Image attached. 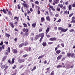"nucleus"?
<instances>
[{
  "mask_svg": "<svg viewBox=\"0 0 75 75\" xmlns=\"http://www.w3.org/2000/svg\"><path fill=\"white\" fill-rule=\"evenodd\" d=\"M6 52H5V55H8V53H10V48L9 47H8V49L6 50Z\"/></svg>",
  "mask_w": 75,
  "mask_h": 75,
  "instance_id": "7ed1b4c3",
  "label": "nucleus"
},
{
  "mask_svg": "<svg viewBox=\"0 0 75 75\" xmlns=\"http://www.w3.org/2000/svg\"><path fill=\"white\" fill-rule=\"evenodd\" d=\"M61 45L62 46V47H64V44L61 43Z\"/></svg>",
  "mask_w": 75,
  "mask_h": 75,
  "instance_id": "5fc2aeb1",
  "label": "nucleus"
},
{
  "mask_svg": "<svg viewBox=\"0 0 75 75\" xmlns=\"http://www.w3.org/2000/svg\"><path fill=\"white\" fill-rule=\"evenodd\" d=\"M38 39V35H37L35 38V40L36 41V40H37Z\"/></svg>",
  "mask_w": 75,
  "mask_h": 75,
  "instance_id": "4c0bfd02",
  "label": "nucleus"
},
{
  "mask_svg": "<svg viewBox=\"0 0 75 75\" xmlns=\"http://www.w3.org/2000/svg\"><path fill=\"white\" fill-rule=\"evenodd\" d=\"M62 57V55L59 56L57 58V59H58V60H59V59H61Z\"/></svg>",
  "mask_w": 75,
  "mask_h": 75,
  "instance_id": "9d476101",
  "label": "nucleus"
},
{
  "mask_svg": "<svg viewBox=\"0 0 75 75\" xmlns=\"http://www.w3.org/2000/svg\"><path fill=\"white\" fill-rule=\"evenodd\" d=\"M23 45H24L23 43H22L19 45V48H21L23 47Z\"/></svg>",
  "mask_w": 75,
  "mask_h": 75,
  "instance_id": "f3484780",
  "label": "nucleus"
},
{
  "mask_svg": "<svg viewBox=\"0 0 75 75\" xmlns=\"http://www.w3.org/2000/svg\"><path fill=\"white\" fill-rule=\"evenodd\" d=\"M18 51L16 49H14L13 51V53H17Z\"/></svg>",
  "mask_w": 75,
  "mask_h": 75,
  "instance_id": "412c9836",
  "label": "nucleus"
},
{
  "mask_svg": "<svg viewBox=\"0 0 75 75\" xmlns=\"http://www.w3.org/2000/svg\"><path fill=\"white\" fill-rule=\"evenodd\" d=\"M3 50V48H2V47H0V52H1L2 50Z\"/></svg>",
  "mask_w": 75,
  "mask_h": 75,
  "instance_id": "6e6d98bb",
  "label": "nucleus"
},
{
  "mask_svg": "<svg viewBox=\"0 0 75 75\" xmlns=\"http://www.w3.org/2000/svg\"><path fill=\"white\" fill-rule=\"evenodd\" d=\"M23 6L24 7H26V8H27L28 6L27 4H24L23 3Z\"/></svg>",
  "mask_w": 75,
  "mask_h": 75,
  "instance_id": "a878e982",
  "label": "nucleus"
},
{
  "mask_svg": "<svg viewBox=\"0 0 75 75\" xmlns=\"http://www.w3.org/2000/svg\"><path fill=\"white\" fill-rule=\"evenodd\" d=\"M5 36L6 37H8V38H9V37H10V35L6 33H5Z\"/></svg>",
  "mask_w": 75,
  "mask_h": 75,
  "instance_id": "1a4fd4ad",
  "label": "nucleus"
},
{
  "mask_svg": "<svg viewBox=\"0 0 75 75\" xmlns=\"http://www.w3.org/2000/svg\"><path fill=\"white\" fill-rule=\"evenodd\" d=\"M62 9H63V10L65 11L66 9V6H64L63 7V8H62Z\"/></svg>",
  "mask_w": 75,
  "mask_h": 75,
  "instance_id": "c9c22d12",
  "label": "nucleus"
},
{
  "mask_svg": "<svg viewBox=\"0 0 75 75\" xmlns=\"http://www.w3.org/2000/svg\"><path fill=\"white\" fill-rule=\"evenodd\" d=\"M62 29V28H58V30L59 31H61Z\"/></svg>",
  "mask_w": 75,
  "mask_h": 75,
  "instance_id": "09e8293b",
  "label": "nucleus"
},
{
  "mask_svg": "<svg viewBox=\"0 0 75 75\" xmlns=\"http://www.w3.org/2000/svg\"><path fill=\"white\" fill-rule=\"evenodd\" d=\"M44 57V55H42V56H39L38 58V59H40V58H42Z\"/></svg>",
  "mask_w": 75,
  "mask_h": 75,
  "instance_id": "a19ab883",
  "label": "nucleus"
},
{
  "mask_svg": "<svg viewBox=\"0 0 75 75\" xmlns=\"http://www.w3.org/2000/svg\"><path fill=\"white\" fill-rule=\"evenodd\" d=\"M8 14L9 16H11L12 15V13L11 12V11H8Z\"/></svg>",
  "mask_w": 75,
  "mask_h": 75,
  "instance_id": "a211bd4d",
  "label": "nucleus"
},
{
  "mask_svg": "<svg viewBox=\"0 0 75 75\" xmlns=\"http://www.w3.org/2000/svg\"><path fill=\"white\" fill-rule=\"evenodd\" d=\"M24 27H27V25H26V24L25 23H23V24Z\"/></svg>",
  "mask_w": 75,
  "mask_h": 75,
  "instance_id": "3c124183",
  "label": "nucleus"
},
{
  "mask_svg": "<svg viewBox=\"0 0 75 75\" xmlns=\"http://www.w3.org/2000/svg\"><path fill=\"white\" fill-rule=\"evenodd\" d=\"M32 25L33 27L35 28V25H36V23L35 22L32 24Z\"/></svg>",
  "mask_w": 75,
  "mask_h": 75,
  "instance_id": "2eb2a0df",
  "label": "nucleus"
},
{
  "mask_svg": "<svg viewBox=\"0 0 75 75\" xmlns=\"http://www.w3.org/2000/svg\"><path fill=\"white\" fill-rule=\"evenodd\" d=\"M25 73H26V74H28V71H25Z\"/></svg>",
  "mask_w": 75,
  "mask_h": 75,
  "instance_id": "8fccbe9b",
  "label": "nucleus"
},
{
  "mask_svg": "<svg viewBox=\"0 0 75 75\" xmlns=\"http://www.w3.org/2000/svg\"><path fill=\"white\" fill-rule=\"evenodd\" d=\"M6 66V65H3L2 66H1V68L2 69H4L5 68V67Z\"/></svg>",
  "mask_w": 75,
  "mask_h": 75,
  "instance_id": "c85d7f7f",
  "label": "nucleus"
},
{
  "mask_svg": "<svg viewBox=\"0 0 75 75\" xmlns=\"http://www.w3.org/2000/svg\"><path fill=\"white\" fill-rule=\"evenodd\" d=\"M48 44H53V42H48Z\"/></svg>",
  "mask_w": 75,
  "mask_h": 75,
  "instance_id": "864d4df0",
  "label": "nucleus"
},
{
  "mask_svg": "<svg viewBox=\"0 0 75 75\" xmlns=\"http://www.w3.org/2000/svg\"><path fill=\"white\" fill-rule=\"evenodd\" d=\"M30 11H31V12H32L33 11V9H32V8H30Z\"/></svg>",
  "mask_w": 75,
  "mask_h": 75,
  "instance_id": "0e129e2a",
  "label": "nucleus"
},
{
  "mask_svg": "<svg viewBox=\"0 0 75 75\" xmlns=\"http://www.w3.org/2000/svg\"><path fill=\"white\" fill-rule=\"evenodd\" d=\"M57 11H60V8L59 7H57L56 8Z\"/></svg>",
  "mask_w": 75,
  "mask_h": 75,
  "instance_id": "72a5a7b5",
  "label": "nucleus"
},
{
  "mask_svg": "<svg viewBox=\"0 0 75 75\" xmlns=\"http://www.w3.org/2000/svg\"><path fill=\"white\" fill-rule=\"evenodd\" d=\"M31 47H26L24 48V50L27 52H30L31 51Z\"/></svg>",
  "mask_w": 75,
  "mask_h": 75,
  "instance_id": "f03ea898",
  "label": "nucleus"
},
{
  "mask_svg": "<svg viewBox=\"0 0 75 75\" xmlns=\"http://www.w3.org/2000/svg\"><path fill=\"white\" fill-rule=\"evenodd\" d=\"M59 16V15H58V14H56L55 16L56 18H57V17H58Z\"/></svg>",
  "mask_w": 75,
  "mask_h": 75,
  "instance_id": "4d7b16f0",
  "label": "nucleus"
},
{
  "mask_svg": "<svg viewBox=\"0 0 75 75\" xmlns=\"http://www.w3.org/2000/svg\"><path fill=\"white\" fill-rule=\"evenodd\" d=\"M31 4L32 8H34V4L33 3H32Z\"/></svg>",
  "mask_w": 75,
  "mask_h": 75,
  "instance_id": "680f3d73",
  "label": "nucleus"
},
{
  "mask_svg": "<svg viewBox=\"0 0 75 75\" xmlns=\"http://www.w3.org/2000/svg\"><path fill=\"white\" fill-rule=\"evenodd\" d=\"M48 6H49V7H50V8L51 9H52L53 7V6L51 5L50 4V3H49V4H48Z\"/></svg>",
  "mask_w": 75,
  "mask_h": 75,
  "instance_id": "7c9ffc66",
  "label": "nucleus"
},
{
  "mask_svg": "<svg viewBox=\"0 0 75 75\" xmlns=\"http://www.w3.org/2000/svg\"><path fill=\"white\" fill-rule=\"evenodd\" d=\"M42 45L44 47H46L47 46V43L45 42H43L42 43Z\"/></svg>",
  "mask_w": 75,
  "mask_h": 75,
  "instance_id": "f8f14e48",
  "label": "nucleus"
},
{
  "mask_svg": "<svg viewBox=\"0 0 75 75\" xmlns=\"http://www.w3.org/2000/svg\"><path fill=\"white\" fill-rule=\"evenodd\" d=\"M49 30H50V28H49L47 27L46 31V34H47V33L49 32Z\"/></svg>",
  "mask_w": 75,
  "mask_h": 75,
  "instance_id": "ddd939ff",
  "label": "nucleus"
},
{
  "mask_svg": "<svg viewBox=\"0 0 75 75\" xmlns=\"http://www.w3.org/2000/svg\"><path fill=\"white\" fill-rule=\"evenodd\" d=\"M41 31H42V29L41 28H40L39 30V32L40 33Z\"/></svg>",
  "mask_w": 75,
  "mask_h": 75,
  "instance_id": "338daca9",
  "label": "nucleus"
},
{
  "mask_svg": "<svg viewBox=\"0 0 75 75\" xmlns=\"http://www.w3.org/2000/svg\"><path fill=\"white\" fill-rule=\"evenodd\" d=\"M61 21V19H59L57 21V23H58V22H60Z\"/></svg>",
  "mask_w": 75,
  "mask_h": 75,
  "instance_id": "69168bd1",
  "label": "nucleus"
},
{
  "mask_svg": "<svg viewBox=\"0 0 75 75\" xmlns=\"http://www.w3.org/2000/svg\"><path fill=\"white\" fill-rule=\"evenodd\" d=\"M71 57H72V58H74V56H75V54L73 53L71 54Z\"/></svg>",
  "mask_w": 75,
  "mask_h": 75,
  "instance_id": "f704fd0d",
  "label": "nucleus"
},
{
  "mask_svg": "<svg viewBox=\"0 0 75 75\" xmlns=\"http://www.w3.org/2000/svg\"><path fill=\"white\" fill-rule=\"evenodd\" d=\"M27 56H28V54H25L23 56V57H24V58H25V57H27Z\"/></svg>",
  "mask_w": 75,
  "mask_h": 75,
  "instance_id": "603ef678",
  "label": "nucleus"
},
{
  "mask_svg": "<svg viewBox=\"0 0 75 75\" xmlns=\"http://www.w3.org/2000/svg\"><path fill=\"white\" fill-rule=\"evenodd\" d=\"M7 68H8V66H6L4 70V71H6V69H7Z\"/></svg>",
  "mask_w": 75,
  "mask_h": 75,
  "instance_id": "13d9d810",
  "label": "nucleus"
},
{
  "mask_svg": "<svg viewBox=\"0 0 75 75\" xmlns=\"http://www.w3.org/2000/svg\"><path fill=\"white\" fill-rule=\"evenodd\" d=\"M17 70H16L14 73L12 74L11 75H16V74H17Z\"/></svg>",
  "mask_w": 75,
  "mask_h": 75,
  "instance_id": "b1692460",
  "label": "nucleus"
},
{
  "mask_svg": "<svg viewBox=\"0 0 75 75\" xmlns=\"http://www.w3.org/2000/svg\"><path fill=\"white\" fill-rule=\"evenodd\" d=\"M69 31L70 32H74V29H71L69 30Z\"/></svg>",
  "mask_w": 75,
  "mask_h": 75,
  "instance_id": "49530a36",
  "label": "nucleus"
},
{
  "mask_svg": "<svg viewBox=\"0 0 75 75\" xmlns=\"http://www.w3.org/2000/svg\"><path fill=\"white\" fill-rule=\"evenodd\" d=\"M16 68V65H14L13 66V67H12V68L13 69H15V68Z\"/></svg>",
  "mask_w": 75,
  "mask_h": 75,
  "instance_id": "bf43d9fd",
  "label": "nucleus"
},
{
  "mask_svg": "<svg viewBox=\"0 0 75 75\" xmlns=\"http://www.w3.org/2000/svg\"><path fill=\"white\" fill-rule=\"evenodd\" d=\"M72 6L73 7H75V4H72Z\"/></svg>",
  "mask_w": 75,
  "mask_h": 75,
  "instance_id": "052dcab7",
  "label": "nucleus"
},
{
  "mask_svg": "<svg viewBox=\"0 0 75 75\" xmlns=\"http://www.w3.org/2000/svg\"><path fill=\"white\" fill-rule=\"evenodd\" d=\"M7 58V56H4L3 58H2V61H4L5 59H6V58Z\"/></svg>",
  "mask_w": 75,
  "mask_h": 75,
  "instance_id": "9b49d317",
  "label": "nucleus"
},
{
  "mask_svg": "<svg viewBox=\"0 0 75 75\" xmlns=\"http://www.w3.org/2000/svg\"><path fill=\"white\" fill-rule=\"evenodd\" d=\"M67 55L68 57H69V58H70V57H71V53H67Z\"/></svg>",
  "mask_w": 75,
  "mask_h": 75,
  "instance_id": "cd10ccee",
  "label": "nucleus"
},
{
  "mask_svg": "<svg viewBox=\"0 0 75 75\" xmlns=\"http://www.w3.org/2000/svg\"><path fill=\"white\" fill-rule=\"evenodd\" d=\"M58 6H59L61 8H62V7H63V5L62 4H59L58 5Z\"/></svg>",
  "mask_w": 75,
  "mask_h": 75,
  "instance_id": "4be33fe9",
  "label": "nucleus"
},
{
  "mask_svg": "<svg viewBox=\"0 0 75 75\" xmlns=\"http://www.w3.org/2000/svg\"><path fill=\"white\" fill-rule=\"evenodd\" d=\"M50 75H54V71H52Z\"/></svg>",
  "mask_w": 75,
  "mask_h": 75,
  "instance_id": "ea45409f",
  "label": "nucleus"
},
{
  "mask_svg": "<svg viewBox=\"0 0 75 75\" xmlns=\"http://www.w3.org/2000/svg\"><path fill=\"white\" fill-rule=\"evenodd\" d=\"M3 11L4 13V14H6L7 12H6V10L4 9V8H3Z\"/></svg>",
  "mask_w": 75,
  "mask_h": 75,
  "instance_id": "2f4dec72",
  "label": "nucleus"
},
{
  "mask_svg": "<svg viewBox=\"0 0 75 75\" xmlns=\"http://www.w3.org/2000/svg\"><path fill=\"white\" fill-rule=\"evenodd\" d=\"M66 13L67 14V11H65L64 12V14H65Z\"/></svg>",
  "mask_w": 75,
  "mask_h": 75,
  "instance_id": "774afa93",
  "label": "nucleus"
},
{
  "mask_svg": "<svg viewBox=\"0 0 75 75\" xmlns=\"http://www.w3.org/2000/svg\"><path fill=\"white\" fill-rule=\"evenodd\" d=\"M61 52V50H58L56 51V53H57V54H59Z\"/></svg>",
  "mask_w": 75,
  "mask_h": 75,
  "instance_id": "6ab92c4d",
  "label": "nucleus"
},
{
  "mask_svg": "<svg viewBox=\"0 0 75 75\" xmlns=\"http://www.w3.org/2000/svg\"><path fill=\"white\" fill-rule=\"evenodd\" d=\"M3 44V42L1 41V43H0V45H2Z\"/></svg>",
  "mask_w": 75,
  "mask_h": 75,
  "instance_id": "e2e57ef3",
  "label": "nucleus"
},
{
  "mask_svg": "<svg viewBox=\"0 0 75 75\" xmlns=\"http://www.w3.org/2000/svg\"><path fill=\"white\" fill-rule=\"evenodd\" d=\"M15 59L14 58H12V61H11V64H13V63H14V60Z\"/></svg>",
  "mask_w": 75,
  "mask_h": 75,
  "instance_id": "aec40b11",
  "label": "nucleus"
},
{
  "mask_svg": "<svg viewBox=\"0 0 75 75\" xmlns=\"http://www.w3.org/2000/svg\"><path fill=\"white\" fill-rule=\"evenodd\" d=\"M57 38H50V41H56V40H57Z\"/></svg>",
  "mask_w": 75,
  "mask_h": 75,
  "instance_id": "423d86ee",
  "label": "nucleus"
},
{
  "mask_svg": "<svg viewBox=\"0 0 75 75\" xmlns=\"http://www.w3.org/2000/svg\"><path fill=\"white\" fill-rule=\"evenodd\" d=\"M44 21H45V19L44 17H42L41 19V22H42L43 23L44 22Z\"/></svg>",
  "mask_w": 75,
  "mask_h": 75,
  "instance_id": "4468645a",
  "label": "nucleus"
},
{
  "mask_svg": "<svg viewBox=\"0 0 75 75\" xmlns=\"http://www.w3.org/2000/svg\"><path fill=\"white\" fill-rule=\"evenodd\" d=\"M47 71L45 72L46 74H47V72H48V71L50 70V68H47L46 69Z\"/></svg>",
  "mask_w": 75,
  "mask_h": 75,
  "instance_id": "473e14b6",
  "label": "nucleus"
},
{
  "mask_svg": "<svg viewBox=\"0 0 75 75\" xmlns=\"http://www.w3.org/2000/svg\"><path fill=\"white\" fill-rule=\"evenodd\" d=\"M28 42L27 41H25V42L23 43V45H24V46H26V45H28Z\"/></svg>",
  "mask_w": 75,
  "mask_h": 75,
  "instance_id": "6e6552de",
  "label": "nucleus"
},
{
  "mask_svg": "<svg viewBox=\"0 0 75 75\" xmlns=\"http://www.w3.org/2000/svg\"><path fill=\"white\" fill-rule=\"evenodd\" d=\"M28 29H26V32L24 33L23 34V38H25V37H27V36L28 35Z\"/></svg>",
  "mask_w": 75,
  "mask_h": 75,
  "instance_id": "f257e3e1",
  "label": "nucleus"
},
{
  "mask_svg": "<svg viewBox=\"0 0 75 75\" xmlns=\"http://www.w3.org/2000/svg\"><path fill=\"white\" fill-rule=\"evenodd\" d=\"M62 65H59L58 66H57V69H58L60 68H62Z\"/></svg>",
  "mask_w": 75,
  "mask_h": 75,
  "instance_id": "bb28decb",
  "label": "nucleus"
},
{
  "mask_svg": "<svg viewBox=\"0 0 75 75\" xmlns=\"http://www.w3.org/2000/svg\"><path fill=\"white\" fill-rule=\"evenodd\" d=\"M59 0H54V2L56 4H58L59 3Z\"/></svg>",
  "mask_w": 75,
  "mask_h": 75,
  "instance_id": "dca6fc26",
  "label": "nucleus"
},
{
  "mask_svg": "<svg viewBox=\"0 0 75 75\" xmlns=\"http://www.w3.org/2000/svg\"><path fill=\"white\" fill-rule=\"evenodd\" d=\"M8 62L9 64H11V61H10V59H9L8 61Z\"/></svg>",
  "mask_w": 75,
  "mask_h": 75,
  "instance_id": "a18cd8bd",
  "label": "nucleus"
},
{
  "mask_svg": "<svg viewBox=\"0 0 75 75\" xmlns=\"http://www.w3.org/2000/svg\"><path fill=\"white\" fill-rule=\"evenodd\" d=\"M39 36L40 37H41L42 38H43V37H44V33H42L39 34Z\"/></svg>",
  "mask_w": 75,
  "mask_h": 75,
  "instance_id": "39448f33",
  "label": "nucleus"
},
{
  "mask_svg": "<svg viewBox=\"0 0 75 75\" xmlns=\"http://www.w3.org/2000/svg\"><path fill=\"white\" fill-rule=\"evenodd\" d=\"M10 24L12 28H14V25H13V24L12 22H11L10 23Z\"/></svg>",
  "mask_w": 75,
  "mask_h": 75,
  "instance_id": "393cba45",
  "label": "nucleus"
},
{
  "mask_svg": "<svg viewBox=\"0 0 75 75\" xmlns=\"http://www.w3.org/2000/svg\"><path fill=\"white\" fill-rule=\"evenodd\" d=\"M17 6L18 9L19 10H20V9H21V6L19 5V4H18L17 5Z\"/></svg>",
  "mask_w": 75,
  "mask_h": 75,
  "instance_id": "c756f323",
  "label": "nucleus"
},
{
  "mask_svg": "<svg viewBox=\"0 0 75 75\" xmlns=\"http://www.w3.org/2000/svg\"><path fill=\"white\" fill-rule=\"evenodd\" d=\"M46 19L47 21H51V19H50V18L49 16H48L46 17Z\"/></svg>",
  "mask_w": 75,
  "mask_h": 75,
  "instance_id": "0eeeda50",
  "label": "nucleus"
},
{
  "mask_svg": "<svg viewBox=\"0 0 75 75\" xmlns=\"http://www.w3.org/2000/svg\"><path fill=\"white\" fill-rule=\"evenodd\" d=\"M23 67H24V65L22 64L19 67V68H20L21 69V68H23Z\"/></svg>",
  "mask_w": 75,
  "mask_h": 75,
  "instance_id": "c03bdc74",
  "label": "nucleus"
},
{
  "mask_svg": "<svg viewBox=\"0 0 75 75\" xmlns=\"http://www.w3.org/2000/svg\"><path fill=\"white\" fill-rule=\"evenodd\" d=\"M46 37L47 38H50L51 37V36L50 35H47V34H46Z\"/></svg>",
  "mask_w": 75,
  "mask_h": 75,
  "instance_id": "de8ad7c7",
  "label": "nucleus"
},
{
  "mask_svg": "<svg viewBox=\"0 0 75 75\" xmlns=\"http://www.w3.org/2000/svg\"><path fill=\"white\" fill-rule=\"evenodd\" d=\"M73 14H74V13H72L70 14L69 16V17H72V16H73Z\"/></svg>",
  "mask_w": 75,
  "mask_h": 75,
  "instance_id": "e433bc0d",
  "label": "nucleus"
},
{
  "mask_svg": "<svg viewBox=\"0 0 75 75\" xmlns=\"http://www.w3.org/2000/svg\"><path fill=\"white\" fill-rule=\"evenodd\" d=\"M22 30L23 32H25L27 31V29H26L25 28H24Z\"/></svg>",
  "mask_w": 75,
  "mask_h": 75,
  "instance_id": "79ce46f5",
  "label": "nucleus"
},
{
  "mask_svg": "<svg viewBox=\"0 0 75 75\" xmlns=\"http://www.w3.org/2000/svg\"><path fill=\"white\" fill-rule=\"evenodd\" d=\"M25 61V60L23 59H20L18 60V62L19 63H23Z\"/></svg>",
  "mask_w": 75,
  "mask_h": 75,
  "instance_id": "20e7f679",
  "label": "nucleus"
},
{
  "mask_svg": "<svg viewBox=\"0 0 75 75\" xmlns=\"http://www.w3.org/2000/svg\"><path fill=\"white\" fill-rule=\"evenodd\" d=\"M61 31L62 32H65V29L62 28Z\"/></svg>",
  "mask_w": 75,
  "mask_h": 75,
  "instance_id": "37998d69",
  "label": "nucleus"
},
{
  "mask_svg": "<svg viewBox=\"0 0 75 75\" xmlns=\"http://www.w3.org/2000/svg\"><path fill=\"white\" fill-rule=\"evenodd\" d=\"M36 66H35L33 68V69L31 70V71H35L36 69Z\"/></svg>",
  "mask_w": 75,
  "mask_h": 75,
  "instance_id": "5701e85b",
  "label": "nucleus"
},
{
  "mask_svg": "<svg viewBox=\"0 0 75 75\" xmlns=\"http://www.w3.org/2000/svg\"><path fill=\"white\" fill-rule=\"evenodd\" d=\"M71 7H72V6H71V5H69V10H70L71 9Z\"/></svg>",
  "mask_w": 75,
  "mask_h": 75,
  "instance_id": "58836bf2",
  "label": "nucleus"
}]
</instances>
